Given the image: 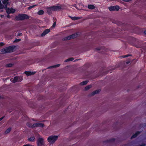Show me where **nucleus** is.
Here are the masks:
<instances>
[{"instance_id": "f257e3e1", "label": "nucleus", "mask_w": 146, "mask_h": 146, "mask_svg": "<svg viewBox=\"0 0 146 146\" xmlns=\"http://www.w3.org/2000/svg\"><path fill=\"white\" fill-rule=\"evenodd\" d=\"M29 18V16L26 14H19L18 15L15 17V19L17 21L23 20L25 19H28Z\"/></svg>"}, {"instance_id": "f03ea898", "label": "nucleus", "mask_w": 146, "mask_h": 146, "mask_svg": "<svg viewBox=\"0 0 146 146\" xmlns=\"http://www.w3.org/2000/svg\"><path fill=\"white\" fill-rule=\"evenodd\" d=\"M15 48V46H9L2 49L1 52L3 54L11 52H13Z\"/></svg>"}, {"instance_id": "7ed1b4c3", "label": "nucleus", "mask_w": 146, "mask_h": 146, "mask_svg": "<svg viewBox=\"0 0 146 146\" xmlns=\"http://www.w3.org/2000/svg\"><path fill=\"white\" fill-rule=\"evenodd\" d=\"M27 126H28L29 127L32 128H33L36 127H40L42 128L44 127V125L43 123L39 122L35 123L32 125L31 124L28 123H27Z\"/></svg>"}, {"instance_id": "20e7f679", "label": "nucleus", "mask_w": 146, "mask_h": 146, "mask_svg": "<svg viewBox=\"0 0 146 146\" xmlns=\"http://www.w3.org/2000/svg\"><path fill=\"white\" fill-rule=\"evenodd\" d=\"M58 137L57 135H51L48 137L47 140L50 143L53 144L57 140Z\"/></svg>"}, {"instance_id": "39448f33", "label": "nucleus", "mask_w": 146, "mask_h": 146, "mask_svg": "<svg viewBox=\"0 0 146 146\" xmlns=\"http://www.w3.org/2000/svg\"><path fill=\"white\" fill-rule=\"evenodd\" d=\"M36 143L37 146H44L45 142L44 139L42 138H38Z\"/></svg>"}, {"instance_id": "423d86ee", "label": "nucleus", "mask_w": 146, "mask_h": 146, "mask_svg": "<svg viewBox=\"0 0 146 146\" xmlns=\"http://www.w3.org/2000/svg\"><path fill=\"white\" fill-rule=\"evenodd\" d=\"M23 80V78L19 76H17L14 77L12 80L13 83H15L16 82H19Z\"/></svg>"}, {"instance_id": "0eeeda50", "label": "nucleus", "mask_w": 146, "mask_h": 146, "mask_svg": "<svg viewBox=\"0 0 146 146\" xmlns=\"http://www.w3.org/2000/svg\"><path fill=\"white\" fill-rule=\"evenodd\" d=\"M78 35L77 33H75L66 37L64 38V40H70L77 37Z\"/></svg>"}, {"instance_id": "6e6552de", "label": "nucleus", "mask_w": 146, "mask_h": 146, "mask_svg": "<svg viewBox=\"0 0 146 146\" xmlns=\"http://www.w3.org/2000/svg\"><path fill=\"white\" fill-rule=\"evenodd\" d=\"M119 9V7L118 5L111 6L109 7V9L110 11H118Z\"/></svg>"}, {"instance_id": "1a4fd4ad", "label": "nucleus", "mask_w": 146, "mask_h": 146, "mask_svg": "<svg viewBox=\"0 0 146 146\" xmlns=\"http://www.w3.org/2000/svg\"><path fill=\"white\" fill-rule=\"evenodd\" d=\"M51 8L52 10L55 11L61 9L62 7L61 6H53L51 7Z\"/></svg>"}, {"instance_id": "9d476101", "label": "nucleus", "mask_w": 146, "mask_h": 146, "mask_svg": "<svg viewBox=\"0 0 146 146\" xmlns=\"http://www.w3.org/2000/svg\"><path fill=\"white\" fill-rule=\"evenodd\" d=\"M50 31V30L49 29H46L41 35V36H44L46 34Z\"/></svg>"}, {"instance_id": "9b49d317", "label": "nucleus", "mask_w": 146, "mask_h": 146, "mask_svg": "<svg viewBox=\"0 0 146 146\" xmlns=\"http://www.w3.org/2000/svg\"><path fill=\"white\" fill-rule=\"evenodd\" d=\"M141 132V131H137L135 133L133 134L132 136L131 137V139L133 138H135L138 135H139Z\"/></svg>"}, {"instance_id": "f8f14e48", "label": "nucleus", "mask_w": 146, "mask_h": 146, "mask_svg": "<svg viewBox=\"0 0 146 146\" xmlns=\"http://www.w3.org/2000/svg\"><path fill=\"white\" fill-rule=\"evenodd\" d=\"M36 72H31L30 71H25V74L27 76L33 75L35 74Z\"/></svg>"}, {"instance_id": "ddd939ff", "label": "nucleus", "mask_w": 146, "mask_h": 146, "mask_svg": "<svg viewBox=\"0 0 146 146\" xmlns=\"http://www.w3.org/2000/svg\"><path fill=\"white\" fill-rule=\"evenodd\" d=\"M115 139L114 138L110 139L109 140H107L104 141V142L106 143H112L115 141Z\"/></svg>"}, {"instance_id": "4468645a", "label": "nucleus", "mask_w": 146, "mask_h": 146, "mask_svg": "<svg viewBox=\"0 0 146 146\" xmlns=\"http://www.w3.org/2000/svg\"><path fill=\"white\" fill-rule=\"evenodd\" d=\"M100 91V90H96L94 91H93L92 93V96H94V95H95L96 94H98L99 93Z\"/></svg>"}, {"instance_id": "2eb2a0df", "label": "nucleus", "mask_w": 146, "mask_h": 146, "mask_svg": "<svg viewBox=\"0 0 146 146\" xmlns=\"http://www.w3.org/2000/svg\"><path fill=\"white\" fill-rule=\"evenodd\" d=\"M70 18L73 20L75 21L77 20L80 19V18L78 17H72L70 16H69Z\"/></svg>"}, {"instance_id": "dca6fc26", "label": "nucleus", "mask_w": 146, "mask_h": 146, "mask_svg": "<svg viewBox=\"0 0 146 146\" xmlns=\"http://www.w3.org/2000/svg\"><path fill=\"white\" fill-rule=\"evenodd\" d=\"M60 66V64H58L52 66H49L48 68V69H50L51 68H56L59 66Z\"/></svg>"}, {"instance_id": "f3484780", "label": "nucleus", "mask_w": 146, "mask_h": 146, "mask_svg": "<svg viewBox=\"0 0 146 146\" xmlns=\"http://www.w3.org/2000/svg\"><path fill=\"white\" fill-rule=\"evenodd\" d=\"M88 8L89 9H95V6L92 5H88Z\"/></svg>"}, {"instance_id": "a211bd4d", "label": "nucleus", "mask_w": 146, "mask_h": 146, "mask_svg": "<svg viewBox=\"0 0 146 146\" xmlns=\"http://www.w3.org/2000/svg\"><path fill=\"white\" fill-rule=\"evenodd\" d=\"M8 10H10L9 13H13L15 12V10L13 8H11L10 9L9 8H8Z\"/></svg>"}, {"instance_id": "6ab92c4d", "label": "nucleus", "mask_w": 146, "mask_h": 146, "mask_svg": "<svg viewBox=\"0 0 146 146\" xmlns=\"http://www.w3.org/2000/svg\"><path fill=\"white\" fill-rule=\"evenodd\" d=\"M88 82V80L84 81L81 82L80 83V84L81 85H84L86 84Z\"/></svg>"}, {"instance_id": "aec40b11", "label": "nucleus", "mask_w": 146, "mask_h": 146, "mask_svg": "<svg viewBox=\"0 0 146 146\" xmlns=\"http://www.w3.org/2000/svg\"><path fill=\"white\" fill-rule=\"evenodd\" d=\"M74 60V58H70L67 59L65 60H64L65 62H67L69 61H72Z\"/></svg>"}, {"instance_id": "412c9836", "label": "nucleus", "mask_w": 146, "mask_h": 146, "mask_svg": "<svg viewBox=\"0 0 146 146\" xmlns=\"http://www.w3.org/2000/svg\"><path fill=\"white\" fill-rule=\"evenodd\" d=\"M44 12L43 10H40L38 12L37 14L39 15H42L44 13Z\"/></svg>"}, {"instance_id": "4be33fe9", "label": "nucleus", "mask_w": 146, "mask_h": 146, "mask_svg": "<svg viewBox=\"0 0 146 146\" xmlns=\"http://www.w3.org/2000/svg\"><path fill=\"white\" fill-rule=\"evenodd\" d=\"M35 139V137L34 136L31 137L28 139V140L30 142H33Z\"/></svg>"}, {"instance_id": "5701e85b", "label": "nucleus", "mask_w": 146, "mask_h": 146, "mask_svg": "<svg viewBox=\"0 0 146 146\" xmlns=\"http://www.w3.org/2000/svg\"><path fill=\"white\" fill-rule=\"evenodd\" d=\"M11 128L10 127L7 129L5 131V133L7 134L9 133L11 131Z\"/></svg>"}, {"instance_id": "b1692460", "label": "nucleus", "mask_w": 146, "mask_h": 146, "mask_svg": "<svg viewBox=\"0 0 146 146\" xmlns=\"http://www.w3.org/2000/svg\"><path fill=\"white\" fill-rule=\"evenodd\" d=\"M92 86L91 85L87 86L85 87V89L86 90H87L91 88Z\"/></svg>"}, {"instance_id": "393cba45", "label": "nucleus", "mask_w": 146, "mask_h": 146, "mask_svg": "<svg viewBox=\"0 0 146 146\" xmlns=\"http://www.w3.org/2000/svg\"><path fill=\"white\" fill-rule=\"evenodd\" d=\"M13 64L12 63H9L7 64H6V66L7 67H12L13 66Z\"/></svg>"}, {"instance_id": "a878e982", "label": "nucleus", "mask_w": 146, "mask_h": 146, "mask_svg": "<svg viewBox=\"0 0 146 146\" xmlns=\"http://www.w3.org/2000/svg\"><path fill=\"white\" fill-rule=\"evenodd\" d=\"M9 0H3L2 1V3L3 4H8V1Z\"/></svg>"}, {"instance_id": "bb28decb", "label": "nucleus", "mask_w": 146, "mask_h": 146, "mask_svg": "<svg viewBox=\"0 0 146 146\" xmlns=\"http://www.w3.org/2000/svg\"><path fill=\"white\" fill-rule=\"evenodd\" d=\"M21 40V39H19V38L16 39L14 40V41H13V42H19Z\"/></svg>"}, {"instance_id": "cd10ccee", "label": "nucleus", "mask_w": 146, "mask_h": 146, "mask_svg": "<svg viewBox=\"0 0 146 146\" xmlns=\"http://www.w3.org/2000/svg\"><path fill=\"white\" fill-rule=\"evenodd\" d=\"M36 5H33L32 6H31L29 7L28 8V9L29 10H30L31 9L33 8L34 7H35Z\"/></svg>"}, {"instance_id": "c85d7f7f", "label": "nucleus", "mask_w": 146, "mask_h": 146, "mask_svg": "<svg viewBox=\"0 0 146 146\" xmlns=\"http://www.w3.org/2000/svg\"><path fill=\"white\" fill-rule=\"evenodd\" d=\"M4 8V5L1 4H0V9H3Z\"/></svg>"}, {"instance_id": "c756f323", "label": "nucleus", "mask_w": 146, "mask_h": 146, "mask_svg": "<svg viewBox=\"0 0 146 146\" xmlns=\"http://www.w3.org/2000/svg\"><path fill=\"white\" fill-rule=\"evenodd\" d=\"M131 55H130V54H127V55H123V56H122V57L123 58H125V57H128L129 56H131Z\"/></svg>"}, {"instance_id": "7c9ffc66", "label": "nucleus", "mask_w": 146, "mask_h": 146, "mask_svg": "<svg viewBox=\"0 0 146 146\" xmlns=\"http://www.w3.org/2000/svg\"><path fill=\"white\" fill-rule=\"evenodd\" d=\"M56 22H54V23H53V25H52V27H54L55 26H56Z\"/></svg>"}, {"instance_id": "2f4dec72", "label": "nucleus", "mask_w": 146, "mask_h": 146, "mask_svg": "<svg viewBox=\"0 0 146 146\" xmlns=\"http://www.w3.org/2000/svg\"><path fill=\"white\" fill-rule=\"evenodd\" d=\"M5 45V44L4 42H1L0 43V46H2Z\"/></svg>"}, {"instance_id": "473e14b6", "label": "nucleus", "mask_w": 146, "mask_h": 146, "mask_svg": "<svg viewBox=\"0 0 146 146\" xmlns=\"http://www.w3.org/2000/svg\"><path fill=\"white\" fill-rule=\"evenodd\" d=\"M4 8H7L8 4H4Z\"/></svg>"}, {"instance_id": "72a5a7b5", "label": "nucleus", "mask_w": 146, "mask_h": 146, "mask_svg": "<svg viewBox=\"0 0 146 146\" xmlns=\"http://www.w3.org/2000/svg\"><path fill=\"white\" fill-rule=\"evenodd\" d=\"M96 50H101V48L98 47V48H96Z\"/></svg>"}, {"instance_id": "f704fd0d", "label": "nucleus", "mask_w": 146, "mask_h": 146, "mask_svg": "<svg viewBox=\"0 0 146 146\" xmlns=\"http://www.w3.org/2000/svg\"><path fill=\"white\" fill-rule=\"evenodd\" d=\"M23 146H33L32 145H30L29 144H27L25 145H24Z\"/></svg>"}, {"instance_id": "c9c22d12", "label": "nucleus", "mask_w": 146, "mask_h": 146, "mask_svg": "<svg viewBox=\"0 0 146 146\" xmlns=\"http://www.w3.org/2000/svg\"><path fill=\"white\" fill-rule=\"evenodd\" d=\"M123 1H125V2H129L131 1V0H123Z\"/></svg>"}, {"instance_id": "e433bc0d", "label": "nucleus", "mask_w": 146, "mask_h": 146, "mask_svg": "<svg viewBox=\"0 0 146 146\" xmlns=\"http://www.w3.org/2000/svg\"><path fill=\"white\" fill-rule=\"evenodd\" d=\"M4 118V117H1L0 118V121H1Z\"/></svg>"}, {"instance_id": "4c0bfd02", "label": "nucleus", "mask_w": 146, "mask_h": 146, "mask_svg": "<svg viewBox=\"0 0 146 146\" xmlns=\"http://www.w3.org/2000/svg\"><path fill=\"white\" fill-rule=\"evenodd\" d=\"M130 62L129 61H127L126 62V63L127 64H129L130 63Z\"/></svg>"}, {"instance_id": "58836bf2", "label": "nucleus", "mask_w": 146, "mask_h": 146, "mask_svg": "<svg viewBox=\"0 0 146 146\" xmlns=\"http://www.w3.org/2000/svg\"><path fill=\"white\" fill-rule=\"evenodd\" d=\"M132 39L133 40H135L136 39L134 38H132Z\"/></svg>"}, {"instance_id": "ea45409f", "label": "nucleus", "mask_w": 146, "mask_h": 146, "mask_svg": "<svg viewBox=\"0 0 146 146\" xmlns=\"http://www.w3.org/2000/svg\"><path fill=\"white\" fill-rule=\"evenodd\" d=\"M7 18H10V17L9 15H8L7 16Z\"/></svg>"}, {"instance_id": "a19ab883", "label": "nucleus", "mask_w": 146, "mask_h": 146, "mask_svg": "<svg viewBox=\"0 0 146 146\" xmlns=\"http://www.w3.org/2000/svg\"><path fill=\"white\" fill-rule=\"evenodd\" d=\"M144 33L146 35V31H145L144 32Z\"/></svg>"}, {"instance_id": "79ce46f5", "label": "nucleus", "mask_w": 146, "mask_h": 146, "mask_svg": "<svg viewBox=\"0 0 146 146\" xmlns=\"http://www.w3.org/2000/svg\"><path fill=\"white\" fill-rule=\"evenodd\" d=\"M22 34V33H19V34L18 35L19 36H21V35Z\"/></svg>"}, {"instance_id": "37998d69", "label": "nucleus", "mask_w": 146, "mask_h": 146, "mask_svg": "<svg viewBox=\"0 0 146 146\" xmlns=\"http://www.w3.org/2000/svg\"><path fill=\"white\" fill-rule=\"evenodd\" d=\"M1 1L0 0V4H1Z\"/></svg>"}, {"instance_id": "c03bdc74", "label": "nucleus", "mask_w": 146, "mask_h": 146, "mask_svg": "<svg viewBox=\"0 0 146 146\" xmlns=\"http://www.w3.org/2000/svg\"><path fill=\"white\" fill-rule=\"evenodd\" d=\"M32 120H33V121H34V119H32Z\"/></svg>"}, {"instance_id": "a18cd8bd", "label": "nucleus", "mask_w": 146, "mask_h": 146, "mask_svg": "<svg viewBox=\"0 0 146 146\" xmlns=\"http://www.w3.org/2000/svg\"><path fill=\"white\" fill-rule=\"evenodd\" d=\"M1 98V96H0V98Z\"/></svg>"}, {"instance_id": "49530a36", "label": "nucleus", "mask_w": 146, "mask_h": 146, "mask_svg": "<svg viewBox=\"0 0 146 146\" xmlns=\"http://www.w3.org/2000/svg\"><path fill=\"white\" fill-rule=\"evenodd\" d=\"M145 126H146V124H145Z\"/></svg>"}, {"instance_id": "de8ad7c7", "label": "nucleus", "mask_w": 146, "mask_h": 146, "mask_svg": "<svg viewBox=\"0 0 146 146\" xmlns=\"http://www.w3.org/2000/svg\"><path fill=\"white\" fill-rule=\"evenodd\" d=\"M11 111H9V112H11Z\"/></svg>"}]
</instances>
